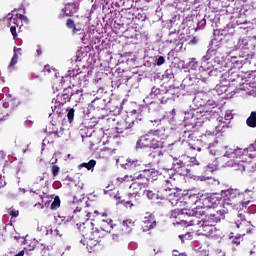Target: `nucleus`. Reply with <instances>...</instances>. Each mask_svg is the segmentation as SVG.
<instances>
[{"label":"nucleus","instance_id":"49530a36","mask_svg":"<svg viewBox=\"0 0 256 256\" xmlns=\"http://www.w3.org/2000/svg\"><path fill=\"white\" fill-rule=\"evenodd\" d=\"M10 32L12 33L14 39L17 37V26H11Z\"/></svg>","mask_w":256,"mask_h":256},{"label":"nucleus","instance_id":"864d4df0","mask_svg":"<svg viewBox=\"0 0 256 256\" xmlns=\"http://www.w3.org/2000/svg\"><path fill=\"white\" fill-rule=\"evenodd\" d=\"M187 237H189V233L179 236V238L181 239L182 243H185V240H184V239H187Z\"/></svg>","mask_w":256,"mask_h":256},{"label":"nucleus","instance_id":"7c9ffc66","mask_svg":"<svg viewBox=\"0 0 256 256\" xmlns=\"http://www.w3.org/2000/svg\"><path fill=\"white\" fill-rule=\"evenodd\" d=\"M60 207H61V199L59 198V196H56L54 198V201L51 204V209L53 211H55V210L59 209Z\"/></svg>","mask_w":256,"mask_h":256},{"label":"nucleus","instance_id":"13d9d810","mask_svg":"<svg viewBox=\"0 0 256 256\" xmlns=\"http://www.w3.org/2000/svg\"><path fill=\"white\" fill-rule=\"evenodd\" d=\"M44 71H47L48 73H51V69L49 68V65H46L44 67Z\"/></svg>","mask_w":256,"mask_h":256},{"label":"nucleus","instance_id":"f03ea898","mask_svg":"<svg viewBox=\"0 0 256 256\" xmlns=\"http://www.w3.org/2000/svg\"><path fill=\"white\" fill-rule=\"evenodd\" d=\"M253 191L246 189L244 193H240L237 189H228L221 191L222 202L224 207H232L233 209L243 211L251 205V196Z\"/></svg>","mask_w":256,"mask_h":256},{"label":"nucleus","instance_id":"c85d7f7f","mask_svg":"<svg viewBox=\"0 0 256 256\" xmlns=\"http://www.w3.org/2000/svg\"><path fill=\"white\" fill-rule=\"evenodd\" d=\"M7 19L9 21V26L12 27L11 25L18 26L19 25V18L13 17V13H8Z\"/></svg>","mask_w":256,"mask_h":256},{"label":"nucleus","instance_id":"6ab92c4d","mask_svg":"<svg viewBox=\"0 0 256 256\" xmlns=\"http://www.w3.org/2000/svg\"><path fill=\"white\" fill-rule=\"evenodd\" d=\"M90 227H92V232L90 236V244L91 245H97L101 241V231L98 230V228H94L95 224L93 222H89Z\"/></svg>","mask_w":256,"mask_h":256},{"label":"nucleus","instance_id":"37998d69","mask_svg":"<svg viewBox=\"0 0 256 256\" xmlns=\"http://www.w3.org/2000/svg\"><path fill=\"white\" fill-rule=\"evenodd\" d=\"M66 25L68 29H74L75 31V21H73L72 19H68Z\"/></svg>","mask_w":256,"mask_h":256},{"label":"nucleus","instance_id":"b1692460","mask_svg":"<svg viewBox=\"0 0 256 256\" xmlns=\"http://www.w3.org/2000/svg\"><path fill=\"white\" fill-rule=\"evenodd\" d=\"M151 159H154V163H161L163 161V151L156 150L152 153H150Z\"/></svg>","mask_w":256,"mask_h":256},{"label":"nucleus","instance_id":"9b49d317","mask_svg":"<svg viewBox=\"0 0 256 256\" xmlns=\"http://www.w3.org/2000/svg\"><path fill=\"white\" fill-rule=\"evenodd\" d=\"M144 168L141 170L140 174L138 176H133L132 179H145V181H149V177H152V179H155L157 175H159V170H156L155 168H151V164H144Z\"/></svg>","mask_w":256,"mask_h":256},{"label":"nucleus","instance_id":"8fccbe9b","mask_svg":"<svg viewBox=\"0 0 256 256\" xmlns=\"http://www.w3.org/2000/svg\"><path fill=\"white\" fill-rule=\"evenodd\" d=\"M36 53H37V56H41L43 54V50L41 49V46H37V49H36Z\"/></svg>","mask_w":256,"mask_h":256},{"label":"nucleus","instance_id":"5701e85b","mask_svg":"<svg viewBox=\"0 0 256 256\" xmlns=\"http://www.w3.org/2000/svg\"><path fill=\"white\" fill-rule=\"evenodd\" d=\"M76 11H77V4L72 3V4L66 5L64 13L65 15H67V17H71L75 15Z\"/></svg>","mask_w":256,"mask_h":256},{"label":"nucleus","instance_id":"20e7f679","mask_svg":"<svg viewBox=\"0 0 256 256\" xmlns=\"http://www.w3.org/2000/svg\"><path fill=\"white\" fill-rule=\"evenodd\" d=\"M77 94H73L71 91V88L64 89L62 94H58L56 98H54L51 102V109L52 111L58 115L61 116V107L67 103L68 101H71V97H75Z\"/></svg>","mask_w":256,"mask_h":256},{"label":"nucleus","instance_id":"4be33fe9","mask_svg":"<svg viewBox=\"0 0 256 256\" xmlns=\"http://www.w3.org/2000/svg\"><path fill=\"white\" fill-rule=\"evenodd\" d=\"M122 225H123V228H122L123 231H125L126 233H131V231H133V228L135 227V221L124 220Z\"/></svg>","mask_w":256,"mask_h":256},{"label":"nucleus","instance_id":"6e6d98bb","mask_svg":"<svg viewBox=\"0 0 256 256\" xmlns=\"http://www.w3.org/2000/svg\"><path fill=\"white\" fill-rule=\"evenodd\" d=\"M44 180H45V176H39L36 181H37V183H39Z\"/></svg>","mask_w":256,"mask_h":256},{"label":"nucleus","instance_id":"a211bd4d","mask_svg":"<svg viewBox=\"0 0 256 256\" xmlns=\"http://www.w3.org/2000/svg\"><path fill=\"white\" fill-rule=\"evenodd\" d=\"M245 64V59L241 56H230V67L231 69H235L236 71H239V69L243 68V65Z\"/></svg>","mask_w":256,"mask_h":256},{"label":"nucleus","instance_id":"5fc2aeb1","mask_svg":"<svg viewBox=\"0 0 256 256\" xmlns=\"http://www.w3.org/2000/svg\"><path fill=\"white\" fill-rule=\"evenodd\" d=\"M139 183H133L131 186H130V189H137V187H139Z\"/></svg>","mask_w":256,"mask_h":256},{"label":"nucleus","instance_id":"f257e3e1","mask_svg":"<svg viewBox=\"0 0 256 256\" xmlns=\"http://www.w3.org/2000/svg\"><path fill=\"white\" fill-rule=\"evenodd\" d=\"M223 47L212 41L206 54L202 57L200 69L207 73L208 77H219L227 68V63L223 60Z\"/></svg>","mask_w":256,"mask_h":256},{"label":"nucleus","instance_id":"774afa93","mask_svg":"<svg viewBox=\"0 0 256 256\" xmlns=\"http://www.w3.org/2000/svg\"><path fill=\"white\" fill-rule=\"evenodd\" d=\"M178 254H177V252H174V256H177Z\"/></svg>","mask_w":256,"mask_h":256},{"label":"nucleus","instance_id":"4d7b16f0","mask_svg":"<svg viewBox=\"0 0 256 256\" xmlns=\"http://www.w3.org/2000/svg\"><path fill=\"white\" fill-rule=\"evenodd\" d=\"M210 155H216L215 150L211 149V147L208 148Z\"/></svg>","mask_w":256,"mask_h":256},{"label":"nucleus","instance_id":"0e129e2a","mask_svg":"<svg viewBox=\"0 0 256 256\" xmlns=\"http://www.w3.org/2000/svg\"><path fill=\"white\" fill-rule=\"evenodd\" d=\"M179 256H187V254H179Z\"/></svg>","mask_w":256,"mask_h":256},{"label":"nucleus","instance_id":"a18cd8bd","mask_svg":"<svg viewBox=\"0 0 256 256\" xmlns=\"http://www.w3.org/2000/svg\"><path fill=\"white\" fill-rule=\"evenodd\" d=\"M164 63H165V57L159 56L158 59H157L156 64H157L158 66H161V65H163Z\"/></svg>","mask_w":256,"mask_h":256},{"label":"nucleus","instance_id":"4c0bfd02","mask_svg":"<svg viewBox=\"0 0 256 256\" xmlns=\"http://www.w3.org/2000/svg\"><path fill=\"white\" fill-rule=\"evenodd\" d=\"M69 123H73V119L75 117V109H69L67 113Z\"/></svg>","mask_w":256,"mask_h":256},{"label":"nucleus","instance_id":"603ef678","mask_svg":"<svg viewBox=\"0 0 256 256\" xmlns=\"http://www.w3.org/2000/svg\"><path fill=\"white\" fill-rule=\"evenodd\" d=\"M93 103H95L96 105H100V104L105 103V100L104 99H98V100H94Z\"/></svg>","mask_w":256,"mask_h":256},{"label":"nucleus","instance_id":"1a4fd4ad","mask_svg":"<svg viewBox=\"0 0 256 256\" xmlns=\"http://www.w3.org/2000/svg\"><path fill=\"white\" fill-rule=\"evenodd\" d=\"M181 215H186L187 217H195V215H205V212L203 209L196 207L194 209H175L171 211V219H177L178 217H181Z\"/></svg>","mask_w":256,"mask_h":256},{"label":"nucleus","instance_id":"09e8293b","mask_svg":"<svg viewBox=\"0 0 256 256\" xmlns=\"http://www.w3.org/2000/svg\"><path fill=\"white\" fill-rule=\"evenodd\" d=\"M190 162L192 165H201V163H199V160L195 157L190 158Z\"/></svg>","mask_w":256,"mask_h":256},{"label":"nucleus","instance_id":"f3484780","mask_svg":"<svg viewBox=\"0 0 256 256\" xmlns=\"http://www.w3.org/2000/svg\"><path fill=\"white\" fill-rule=\"evenodd\" d=\"M155 227H157V221H155V216H153V214L144 217L142 224L143 231H150V229H155Z\"/></svg>","mask_w":256,"mask_h":256},{"label":"nucleus","instance_id":"72a5a7b5","mask_svg":"<svg viewBox=\"0 0 256 256\" xmlns=\"http://www.w3.org/2000/svg\"><path fill=\"white\" fill-rule=\"evenodd\" d=\"M95 165H97V161L90 160L88 163H82L81 167H85L86 169H88V171H91V169H93Z\"/></svg>","mask_w":256,"mask_h":256},{"label":"nucleus","instance_id":"bb28decb","mask_svg":"<svg viewBox=\"0 0 256 256\" xmlns=\"http://www.w3.org/2000/svg\"><path fill=\"white\" fill-rule=\"evenodd\" d=\"M205 173H213V171H217V161H212V163H208L204 167Z\"/></svg>","mask_w":256,"mask_h":256},{"label":"nucleus","instance_id":"69168bd1","mask_svg":"<svg viewBox=\"0 0 256 256\" xmlns=\"http://www.w3.org/2000/svg\"><path fill=\"white\" fill-rule=\"evenodd\" d=\"M206 79H207V78L203 77V78H202V81H206Z\"/></svg>","mask_w":256,"mask_h":256},{"label":"nucleus","instance_id":"aec40b11","mask_svg":"<svg viewBox=\"0 0 256 256\" xmlns=\"http://www.w3.org/2000/svg\"><path fill=\"white\" fill-rule=\"evenodd\" d=\"M203 205L204 207L201 209L205 213V209H215L219 205V199L217 197H207L204 199Z\"/></svg>","mask_w":256,"mask_h":256},{"label":"nucleus","instance_id":"dca6fc26","mask_svg":"<svg viewBox=\"0 0 256 256\" xmlns=\"http://www.w3.org/2000/svg\"><path fill=\"white\" fill-rule=\"evenodd\" d=\"M168 93L169 90L167 89L161 90L157 87H153L150 92V97L151 99H155V97H157L158 99H161V103H167V99H169V97L163 95H167Z\"/></svg>","mask_w":256,"mask_h":256},{"label":"nucleus","instance_id":"de8ad7c7","mask_svg":"<svg viewBox=\"0 0 256 256\" xmlns=\"http://www.w3.org/2000/svg\"><path fill=\"white\" fill-rule=\"evenodd\" d=\"M233 245H241V237L232 238Z\"/></svg>","mask_w":256,"mask_h":256},{"label":"nucleus","instance_id":"9d476101","mask_svg":"<svg viewBox=\"0 0 256 256\" xmlns=\"http://www.w3.org/2000/svg\"><path fill=\"white\" fill-rule=\"evenodd\" d=\"M169 183V180H167L166 185L162 189V194L168 201H170L171 205H177L179 201V192H177V189L171 187V184Z\"/></svg>","mask_w":256,"mask_h":256},{"label":"nucleus","instance_id":"f8f14e48","mask_svg":"<svg viewBox=\"0 0 256 256\" xmlns=\"http://www.w3.org/2000/svg\"><path fill=\"white\" fill-rule=\"evenodd\" d=\"M173 170L178 173V175H182V177H185L189 175V165H187V162H184L183 160L179 158H174L173 162Z\"/></svg>","mask_w":256,"mask_h":256},{"label":"nucleus","instance_id":"338daca9","mask_svg":"<svg viewBox=\"0 0 256 256\" xmlns=\"http://www.w3.org/2000/svg\"><path fill=\"white\" fill-rule=\"evenodd\" d=\"M26 123H29L30 125L32 124V122H31V121H27Z\"/></svg>","mask_w":256,"mask_h":256},{"label":"nucleus","instance_id":"bf43d9fd","mask_svg":"<svg viewBox=\"0 0 256 256\" xmlns=\"http://www.w3.org/2000/svg\"><path fill=\"white\" fill-rule=\"evenodd\" d=\"M3 107H4V109H8V107H9V102H4V103H3Z\"/></svg>","mask_w":256,"mask_h":256},{"label":"nucleus","instance_id":"a19ab883","mask_svg":"<svg viewBox=\"0 0 256 256\" xmlns=\"http://www.w3.org/2000/svg\"><path fill=\"white\" fill-rule=\"evenodd\" d=\"M8 213L11 215V217H19V211L13 208L8 209Z\"/></svg>","mask_w":256,"mask_h":256},{"label":"nucleus","instance_id":"6e6552de","mask_svg":"<svg viewBox=\"0 0 256 256\" xmlns=\"http://www.w3.org/2000/svg\"><path fill=\"white\" fill-rule=\"evenodd\" d=\"M150 123H152L154 127H158L156 130H150L154 139H157L158 141H163V139L169 137V132L167 131V128H165V125H163L162 119H151Z\"/></svg>","mask_w":256,"mask_h":256},{"label":"nucleus","instance_id":"ea45409f","mask_svg":"<svg viewBox=\"0 0 256 256\" xmlns=\"http://www.w3.org/2000/svg\"><path fill=\"white\" fill-rule=\"evenodd\" d=\"M207 25V20L205 18L201 19L198 24L196 29H203Z\"/></svg>","mask_w":256,"mask_h":256},{"label":"nucleus","instance_id":"a878e982","mask_svg":"<svg viewBox=\"0 0 256 256\" xmlns=\"http://www.w3.org/2000/svg\"><path fill=\"white\" fill-rule=\"evenodd\" d=\"M246 123L248 127H256V111L251 112L250 116L246 120Z\"/></svg>","mask_w":256,"mask_h":256},{"label":"nucleus","instance_id":"473e14b6","mask_svg":"<svg viewBox=\"0 0 256 256\" xmlns=\"http://www.w3.org/2000/svg\"><path fill=\"white\" fill-rule=\"evenodd\" d=\"M199 181H206L208 185H213L214 183H217V180L213 177H205V176H199L198 177Z\"/></svg>","mask_w":256,"mask_h":256},{"label":"nucleus","instance_id":"ddd939ff","mask_svg":"<svg viewBox=\"0 0 256 256\" xmlns=\"http://www.w3.org/2000/svg\"><path fill=\"white\" fill-rule=\"evenodd\" d=\"M122 167L128 169L131 173H141L145 169V164L141 160H127V163Z\"/></svg>","mask_w":256,"mask_h":256},{"label":"nucleus","instance_id":"3c124183","mask_svg":"<svg viewBox=\"0 0 256 256\" xmlns=\"http://www.w3.org/2000/svg\"><path fill=\"white\" fill-rule=\"evenodd\" d=\"M19 19H20L21 21H25L26 23L29 21V19H27V16H25V15H23V14H20V15H19Z\"/></svg>","mask_w":256,"mask_h":256},{"label":"nucleus","instance_id":"79ce46f5","mask_svg":"<svg viewBox=\"0 0 256 256\" xmlns=\"http://www.w3.org/2000/svg\"><path fill=\"white\" fill-rule=\"evenodd\" d=\"M59 171H60L59 166H57V165L52 166L53 177H57V175H59Z\"/></svg>","mask_w":256,"mask_h":256},{"label":"nucleus","instance_id":"c756f323","mask_svg":"<svg viewBox=\"0 0 256 256\" xmlns=\"http://www.w3.org/2000/svg\"><path fill=\"white\" fill-rule=\"evenodd\" d=\"M17 51H21V48L14 47V55L11 59L9 67H13V65H17V60L19 59V56L17 55Z\"/></svg>","mask_w":256,"mask_h":256},{"label":"nucleus","instance_id":"e433bc0d","mask_svg":"<svg viewBox=\"0 0 256 256\" xmlns=\"http://www.w3.org/2000/svg\"><path fill=\"white\" fill-rule=\"evenodd\" d=\"M144 195H146V197L149 199H157V194L151 190H145Z\"/></svg>","mask_w":256,"mask_h":256},{"label":"nucleus","instance_id":"680f3d73","mask_svg":"<svg viewBox=\"0 0 256 256\" xmlns=\"http://www.w3.org/2000/svg\"><path fill=\"white\" fill-rule=\"evenodd\" d=\"M115 198L118 199L119 201H121V196H119V194H116Z\"/></svg>","mask_w":256,"mask_h":256},{"label":"nucleus","instance_id":"c9c22d12","mask_svg":"<svg viewBox=\"0 0 256 256\" xmlns=\"http://www.w3.org/2000/svg\"><path fill=\"white\" fill-rule=\"evenodd\" d=\"M218 121L220 124L216 126V131H223V128L225 127V125L229 124V122L223 121V118H219Z\"/></svg>","mask_w":256,"mask_h":256},{"label":"nucleus","instance_id":"2f4dec72","mask_svg":"<svg viewBox=\"0 0 256 256\" xmlns=\"http://www.w3.org/2000/svg\"><path fill=\"white\" fill-rule=\"evenodd\" d=\"M249 46V39L248 38H241L238 41V47L239 49H246V47Z\"/></svg>","mask_w":256,"mask_h":256},{"label":"nucleus","instance_id":"cd10ccee","mask_svg":"<svg viewBox=\"0 0 256 256\" xmlns=\"http://www.w3.org/2000/svg\"><path fill=\"white\" fill-rule=\"evenodd\" d=\"M237 217L238 218L236 220V226L239 229V227H241V225H243V223L247 222V220L245 219V212L239 211Z\"/></svg>","mask_w":256,"mask_h":256},{"label":"nucleus","instance_id":"423d86ee","mask_svg":"<svg viewBox=\"0 0 256 256\" xmlns=\"http://www.w3.org/2000/svg\"><path fill=\"white\" fill-rule=\"evenodd\" d=\"M201 216L202 215H194L193 218L189 220V225H196L200 235L210 237V235H213L216 231L215 226L204 219L200 220L199 217Z\"/></svg>","mask_w":256,"mask_h":256},{"label":"nucleus","instance_id":"2eb2a0df","mask_svg":"<svg viewBox=\"0 0 256 256\" xmlns=\"http://www.w3.org/2000/svg\"><path fill=\"white\" fill-rule=\"evenodd\" d=\"M225 213H227L225 209L217 210L215 213L206 215L203 220L215 226V224L219 223L221 219H225Z\"/></svg>","mask_w":256,"mask_h":256},{"label":"nucleus","instance_id":"f704fd0d","mask_svg":"<svg viewBox=\"0 0 256 256\" xmlns=\"http://www.w3.org/2000/svg\"><path fill=\"white\" fill-rule=\"evenodd\" d=\"M53 235V237H61V233L59 232V229L55 228H50L49 230L46 231V235Z\"/></svg>","mask_w":256,"mask_h":256},{"label":"nucleus","instance_id":"e2e57ef3","mask_svg":"<svg viewBox=\"0 0 256 256\" xmlns=\"http://www.w3.org/2000/svg\"><path fill=\"white\" fill-rule=\"evenodd\" d=\"M30 193H36V195H39V193H37V192L34 191L33 189H30Z\"/></svg>","mask_w":256,"mask_h":256},{"label":"nucleus","instance_id":"052dcab7","mask_svg":"<svg viewBox=\"0 0 256 256\" xmlns=\"http://www.w3.org/2000/svg\"><path fill=\"white\" fill-rule=\"evenodd\" d=\"M196 67H199V64H197V63H192L191 69H195Z\"/></svg>","mask_w":256,"mask_h":256},{"label":"nucleus","instance_id":"0eeeda50","mask_svg":"<svg viewBox=\"0 0 256 256\" xmlns=\"http://www.w3.org/2000/svg\"><path fill=\"white\" fill-rule=\"evenodd\" d=\"M217 111L215 108L207 109L204 108L202 111H197L196 114L192 117L195 122V127L203 126V123L206 121H211V119H216Z\"/></svg>","mask_w":256,"mask_h":256},{"label":"nucleus","instance_id":"58836bf2","mask_svg":"<svg viewBox=\"0 0 256 256\" xmlns=\"http://www.w3.org/2000/svg\"><path fill=\"white\" fill-rule=\"evenodd\" d=\"M77 75H79V72H77V70H68V72L66 73V77H69L70 79L77 77Z\"/></svg>","mask_w":256,"mask_h":256},{"label":"nucleus","instance_id":"393cba45","mask_svg":"<svg viewBox=\"0 0 256 256\" xmlns=\"http://www.w3.org/2000/svg\"><path fill=\"white\" fill-rule=\"evenodd\" d=\"M239 79H241V76L239 73H237V71H233V69L228 71V81L230 83H235V81H239Z\"/></svg>","mask_w":256,"mask_h":256},{"label":"nucleus","instance_id":"7ed1b4c3","mask_svg":"<svg viewBox=\"0 0 256 256\" xmlns=\"http://www.w3.org/2000/svg\"><path fill=\"white\" fill-rule=\"evenodd\" d=\"M224 149L225 153L223 157H227L228 159H240L235 160L232 167L235 171H241L242 173L246 169H249V163H251L249 159H255L256 157L255 145H251L246 149L229 148V146H225Z\"/></svg>","mask_w":256,"mask_h":256},{"label":"nucleus","instance_id":"39448f33","mask_svg":"<svg viewBox=\"0 0 256 256\" xmlns=\"http://www.w3.org/2000/svg\"><path fill=\"white\" fill-rule=\"evenodd\" d=\"M147 147L159 149L163 147V141L155 138L151 131H149L148 133L142 135L136 142V149H145Z\"/></svg>","mask_w":256,"mask_h":256},{"label":"nucleus","instance_id":"412c9836","mask_svg":"<svg viewBox=\"0 0 256 256\" xmlns=\"http://www.w3.org/2000/svg\"><path fill=\"white\" fill-rule=\"evenodd\" d=\"M113 229V220L111 218L103 219L101 224V230L105 231V233H111Z\"/></svg>","mask_w":256,"mask_h":256},{"label":"nucleus","instance_id":"4468645a","mask_svg":"<svg viewBox=\"0 0 256 256\" xmlns=\"http://www.w3.org/2000/svg\"><path fill=\"white\" fill-rule=\"evenodd\" d=\"M141 121V118H136L132 121H125L124 128L118 131V133H125V135H131V133L134 132L137 127H139Z\"/></svg>","mask_w":256,"mask_h":256},{"label":"nucleus","instance_id":"c03bdc74","mask_svg":"<svg viewBox=\"0 0 256 256\" xmlns=\"http://www.w3.org/2000/svg\"><path fill=\"white\" fill-rule=\"evenodd\" d=\"M231 119H233V114L231 113V111H227L225 116H224V120L225 121H231Z\"/></svg>","mask_w":256,"mask_h":256}]
</instances>
